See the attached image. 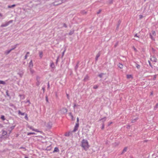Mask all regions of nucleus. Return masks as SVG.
<instances>
[{
	"label": "nucleus",
	"mask_w": 158,
	"mask_h": 158,
	"mask_svg": "<svg viewBox=\"0 0 158 158\" xmlns=\"http://www.w3.org/2000/svg\"><path fill=\"white\" fill-rule=\"evenodd\" d=\"M81 146L85 150H87L89 147L87 140L86 139H83L81 142Z\"/></svg>",
	"instance_id": "obj_1"
},
{
	"label": "nucleus",
	"mask_w": 158,
	"mask_h": 158,
	"mask_svg": "<svg viewBox=\"0 0 158 158\" xmlns=\"http://www.w3.org/2000/svg\"><path fill=\"white\" fill-rule=\"evenodd\" d=\"M64 2V0H56L53 3L54 6H57Z\"/></svg>",
	"instance_id": "obj_2"
},
{
	"label": "nucleus",
	"mask_w": 158,
	"mask_h": 158,
	"mask_svg": "<svg viewBox=\"0 0 158 158\" xmlns=\"http://www.w3.org/2000/svg\"><path fill=\"white\" fill-rule=\"evenodd\" d=\"M13 22V20H10L8 22H6L5 23L2 24L1 26V27H6L8 26L10 23H11Z\"/></svg>",
	"instance_id": "obj_3"
},
{
	"label": "nucleus",
	"mask_w": 158,
	"mask_h": 158,
	"mask_svg": "<svg viewBox=\"0 0 158 158\" xmlns=\"http://www.w3.org/2000/svg\"><path fill=\"white\" fill-rule=\"evenodd\" d=\"M17 45H18V44H17L14 45V47L13 48H11V49H10V50H7V51H5V53L6 55H7V54H9L12 50L14 49L15 48H16Z\"/></svg>",
	"instance_id": "obj_4"
},
{
	"label": "nucleus",
	"mask_w": 158,
	"mask_h": 158,
	"mask_svg": "<svg viewBox=\"0 0 158 158\" xmlns=\"http://www.w3.org/2000/svg\"><path fill=\"white\" fill-rule=\"evenodd\" d=\"M151 60L152 61L154 62H156L157 61V59L154 56H152L151 58Z\"/></svg>",
	"instance_id": "obj_5"
},
{
	"label": "nucleus",
	"mask_w": 158,
	"mask_h": 158,
	"mask_svg": "<svg viewBox=\"0 0 158 158\" xmlns=\"http://www.w3.org/2000/svg\"><path fill=\"white\" fill-rule=\"evenodd\" d=\"M33 67V64L32 60H31L29 63V67L30 68H32Z\"/></svg>",
	"instance_id": "obj_6"
},
{
	"label": "nucleus",
	"mask_w": 158,
	"mask_h": 158,
	"mask_svg": "<svg viewBox=\"0 0 158 158\" xmlns=\"http://www.w3.org/2000/svg\"><path fill=\"white\" fill-rule=\"evenodd\" d=\"M59 150L58 148L57 147H55L54 148V151H53V152L55 153V152H59Z\"/></svg>",
	"instance_id": "obj_7"
},
{
	"label": "nucleus",
	"mask_w": 158,
	"mask_h": 158,
	"mask_svg": "<svg viewBox=\"0 0 158 158\" xmlns=\"http://www.w3.org/2000/svg\"><path fill=\"white\" fill-rule=\"evenodd\" d=\"M100 52H99L96 55V57L95 58V59H96V60H98V57L100 56Z\"/></svg>",
	"instance_id": "obj_8"
},
{
	"label": "nucleus",
	"mask_w": 158,
	"mask_h": 158,
	"mask_svg": "<svg viewBox=\"0 0 158 158\" xmlns=\"http://www.w3.org/2000/svg\"><path fill=\"white\" fill-rule=\"evenodd\" d=\"M69 115L70 117L72 120H73V115H72L71 113H69Z\"/></svg>",
	"instance_id": "obj_9"
},
{
	"label": "nucleus",
	"mask_w": 158,
	"mask_h": 158,
	"mask_svg": "<svg viewBox=\"0 0 158 158\" xmlns=\"http://www.w3.org/2000/svg\"><path fill=\"white\" fill-rule=\"evenodd\" d=\"M24 102L26 103H28V104L27 105V106H29L30 105V101L29 100H27V101L26 102L24 101V102Z\"/></svg>",
	"instance_id": "obj_10"
},
{
	"label": "nucleus",
	"mask_w": 158,
	"mask_h": 158,
	"mask_svg": "<svg viewBox=\"0 0 158 158\" xmlns=\"http://www.w3.org/2000/svg\"><path fill=\"white\" fill-rule=\"evenodd\" d=\"M18 74L19 75L20 77H22L23 74V73L22 71H21L18 73Z\"/></svg>",
	"instance_id": "obj_11"
},
{
	"label": "nucleus",
	"mask_w": 158,
	"mask_h": 158,
	"mask_svg": "<svg viewBox=\"0 0 158 158\" xmlns=\"http://www.w3.org/2000/svg\"><path fill=\"white\" fill-rule=\"evenodd\" d=\"M30 71L31 74H33L35 73V71L32 69V68H30Z\"/></svg>",
	"instance_id": "obj_12"
},
{
	"label": "nucleus",
	"mask_w": 158,
	"mask_h": 158,
	"mask_svg": "<svg viewBox=\"0 0 158 158\" xmlns=\"http://www.w3.org/2000/svg\"><path fill=\"white\" fill-rule=\"evenodd\" d=\"M50 66L52 68H53L54 67L55 65L53 62H52L50 64Z\"/></svg>",
	"instance_id": "obj_13"
},
{
	"label": "nucleus",
	"mask_w": 158,
	"mask_h": 158,
	"mask_svg": "<svg viewBox=\"0 0 158 158\" xmlns=\"http://www.w3.org/2000/svg\"><path fill=\"white\" fill-rule=\"evenodd\" d=\"M118 67L120 69H122L123 67V65L120 63H119L118 65Z\"/></svg>",
	"instance_id": "obj_14"
},
{
	"label": "nucleus",
	"mask_w": 158,
	"mask_h": 158,
	"mask_svg": "<svg viewBox=\"0 0 158 158\" xmlns=\"http://www.w3.org/2000/svg\"><path fill=\"white\" fill-rule=\"evenodd\" d=\"M127 150V147L125 148L123 151L122 154L124 153L125 152H126Z\"/></svg>",
	"instance_id": "obj_15"
},
{
	"label": "nucleus",
	"mask_w": 158,
	"mask_h": 158,
	"mask_svg": "<svg viewBox=\"0 0 158 158\" xmlns=\"http://www.w3.org/2000/svg\"><path fill=\"white\" fill-rule=\"evenodd\" d=\"M6 83L5 81L1 80H0V84L5 85Z\"/></svg>",
	"instance_id": "obj_16"
},
{
	"label": "nucleus",
	"mask_w": 158,
	"mask_h": 158,
	"mask_svg": "<svg viewBox=\"0 0 158 158\" xmlns=\"http://www.w3.org/2000/svg\"><path fill=\"white\" fill-rule=\"evenodd\" d=\"M19 96L20 97L21 99H24L25 98V97L24 95H19Z\"/></svg>",
	"instance_id": "obj_17"
},
{
	"label": "nucleus",
	"mask_w": 158,
	"mask_h": 158,
	"mask_svg": "<svg viewBox=\"0 0 158 158\" xmlns=\"http://www.w3.org/2000/svg\"><path fill=\"white\" fill-rule=\"evenodd\" d=\"M132 77L131 75H127V78L128 79H130L132 78Z\"/></svg>",
	"instance_id": "obj_18"
},
{
	"label": "nucleus",
	"mask_w": 158,
	"mask_h": 158,
	"mask_svg": "<svg viewBox=\"0 0 158 158\" xmlns=\"http://www.w3.org/2000/svg\"><path fill=\"white\" fill-rule=\"evenodd\" d=\"M18 113L19 114H21L22 115H23L24 114H25L24 113L21 112L20 110H19Z\"/></svg>",
	"instance_id": "obj_19"
},
{
	"label": "nucleus",
	"mask_w": 158,
	"mask_h": 158,
	"mask_svg": "<svg viewBox=\"0 0 158 158\" xmlns=\"http://www.w3.org/2000/svg\"><path fill=\"white\" fill-rule=\"evenodd\" d=\"M7 132L5 131H2V134L3 135H5L7 134Z\"/></svg>",
	"instance_id": "obj_20"
},
{
	"label": "nucleus",
	"mask_w": 158,
	"mask_h": 158,
	"mask_svg": "<svg viewBox=\"0 0 158 158\" xmlns=\"http://www.w3.org/2000/svg\"><path fill=\"white\" fill-rule=\"evenodd\" d=\"M136 67L138 69H139L140 68V66L138 64H136Z\"/></svg>",
	"instance_id": "obj_21"
},
{
	"label": "nucleus",
	"mask_w": 158,
	"mask_h": 158,
	"mask_svg": "<svg viewBox=\"0 0 158 158\" xmlns=\"http://www.w3.org/2000/svg\"><path fill=\"white\" fill-rule=\"evenodd\" d=\"M15 4H14V5H11V6H8V7L9 8H12L14 7H15Z\"/></svg>",
	"instance_id": "obj_22"
},
{
	"label": "nucleus",
	"mask_w": 158,
	"mask_h": 158,
	"mask_svg": "<svg viewBox=\"0 0 158 158\" xmlns=\"http://www.w3.org/2000/svg\"><path fill=\"white\" fill-rule=\"evenodd\" d=\"M39 56L40 58H42L43 56V53L42 52H40Z\"/></svg>",
	"instance_id": "obj_23"
},
{
	"label": "nucleus",
	"mask_w": 158,
	"mask_h": 158,
	"mask_svg": "<svg viewBox=\"0 0 158 158\" xmlns=\"http://www.w3.org/2000/svg\"><path fill=\"white\" fill-rule=\"evenodd\" d=\"M35 134V133L34 132H29V133H27V135H33V134Z\"/></svg>",
	"instance_id": "obj_24"
},
{
	"label": "nucleus",
	"mask_w": 158,
	"mask_h": 158,
	"mask_svg": "<svg viewBox=\"0 0 158 158\" xmlns=\"http://www.w3.org/2000/svg\"><path fill=\"white\" fill-rule=\"evenodd\" d=\"M106 120V118H104L102 119H101L100 120H101L103 122H105Z\"/></svg>",
	"instance_id": "obj_25"
},
{
	"label": "nucleus",
	"mask_w": 158,
	"mask_h": 158,
	"mask_svg": "<svg viewBox=\"0 0 158 158\" xmlns=\"http://www.w3.org/2000/svg\"><path fill=\"white\" fill-rule=\"evenodd\" d=\"M152 34L153 36H155L156 35V32L155 31H152Z\"/></svg>",
	"instance_id": "obj_26"
},
{
	"label": "nucleus",
	"mask_w": 158,
	"mask_h": 158,
	"mask_svg": "<svg viewBox=\"0 0 158 158\" xmlns=\"http://www.w3.org/2000/svg\"><path fill=\"white\" fill-rule=\"evenodd\" d=\"M27 127L28 128H29V129L32 130V129H34L33 128H32V127L30 126L27 125Z\"/></svg>",
	"instance_id": "obj_27"
},
{
	"label": "nucleus",
	"mask_w": 158,
	"mask_h": 158,
	"mask_svg": "<svg viewBox=\"0 0 158 158\" xmlns=\"http://www.w3.org/2000/svg\"><path fill=\"white\" fill-rule=\"evenodd\" d=\"M78 106V105H76V104H75L73 106L74 109H76V108Z\"/></svg>",
	"instance_id": "obj_28"
},
{
	"label": "nucleus",
	"mask_w": 158,
	"mask_h": 158,
	"mask_svg": "<svg viewBox=\"0 0 158 158\" xmlns=\"http://www.w3.org/2000/svg\"><path fill=\"white\" fill-rule=\"evenodd\" d=\"M1 118L2 120H5V117L4 115H2L1 116Z\"/></svg>",
	"instance_id": "obj_29"
},
{
	"label": "nucleus",
	"mask_w": 158,
	"mask_h": 158,
	"mask_svg": "<svg viewBox=\"0 0 158 158\" xmlns=\"http://www.w3.org/2000/svg\"><path fill=\"white\" fill-rule=\"evenodd\" d=\"M78 128L75 127L74 128V130H73V132H75L77 130Z\"/></svg>",
	"instance_id": "obj_30"
},
{
	"label": "nucleus",
	"mask_w": 158,
	"mask_h": 158,
	"mask_svg": "<svg viewBox=\"0 0 158 158\" xmlns=\"http://www.w3.org/2000/svg\"><path fill=\"white\" fill-rule=\"evenodd\" d=\"M25 118L27 120H28V117H27V114H25Z\"/></svg>",
	"instance_id": "obj_31"
},
{
	"label": "nucleus",
	"mask_w": 158,
	"mask_h": 158,
	"mask_svg": "<svg viewBox=\"0 0 158 158\" xmlns=\"http://www.w3.org/2000/svg\"><path fill=\"white\" fill-rule=\"evenodd\" d=\"M138 119V118H135L134 121V120H132V123L135 122V120H137Z\"/></svg>",
	"instance_id": "obj_32"
},
{
	"label": "nucleus",
	"mask_w": 158,
	"mask_h": 158,
	"mask_svg": "<svg viewBox=\"0 0 158 158\" xmlns=\"http://www.w3.org/2000/svg\"><path fill=\"white\" fill-rule=\"evenodd\" d=\"M103 73H101L98 75V76L100 77V78H102V75H103Z\"/></svg>",
	"instance_id": "obj_33"
},
{
	"label": "nucleus",
	"mask_w": 158,
	"mask_h": 158,
	"mask_svg": "<svg viewBox=\"0 0 158 158\" xmlns=\"http://www.w3.org/2000/svg\"><path fill=\"white\" fill-rule=\"evenodd\" d=\"M75 127H76L77 128L78 127H79V124H78V123H77L76 124V125L75 126Z\"/></svg>",
	"instance_id": "obj_34"
},
{
	"label": "nucleus",
	"mask_w": 158,
	"mask_h": 158,
	"mask_svg": "<svg viewBox=\"0 0 158 158\" xmlns=\"http://www.w3.org/2000/svg\"><path fill=\"white\" fill-rule=\"evenodd\" d=\"M98 88V85H94V87H93V88L94 89H97V88Z\"/></svg>",
	"instance_id": "obj_35"
},
{
	"label": "nucleus",
	"mask_w": 158,
	"mask_h": 158,
	"mask_svg": "<svg viewBox=\"0 0 158 158\" xmlns=\"http://www.w3.org/2000/svg\"><path fill=\"white\" fill-rule=\"evenodd\" d=\"M51 148V147L50 146H49V147H48L47 148V150H50Z\"/></svg>",
	"instance_id": "obj_36"
},
{
	"label": "nucleus",
	"mask_w": 158,
	"mask_h": 158,
	"mask_svg": "<svg viewBox=\"0 0 158 158\" xmlns=\"http://www.w3.org/2000/svg\"><path fill=\"white\" fill-rule=\"evenodd\" d=\"M158 107V104L157 103L155 107V109L156 108H157Z\"/></svg>",
	"instance_id": "obj_37"
},
{
	"label": "nucleus",
	"mask_w": 158,
	"mask_h": 158,
	"mask_svg": "<svg viewBox=\"0 0 158 158\" xmlns=\"http://www.w3.org/2000/svg\"><path fill=\"white\" fill-rule=\"evenodd\" d=\"M32 131H34L36 132H39V131H38V130L37 129H32Z\"/></svg>",
	"instance_id": "obj_38"
},
{
	"label": "nucleus",
	"mask_w": 158,
	"mask_h": 158,
	"mask_svg": "<svg viewBox=\"0 0 158 158\" xmlns=\"http://www.w3.org/2000/svg\"><path fill=\"white\" fill-rule=\"evenodd\" d=\"M88 76H86L84 79V80H86L88 79Z\"/></svg>",
	"instance_id": "obj_39"
},
{
	"label": "nucleus",
	"mask_w": 158,
	"mask_h": 158,
	"mask_svg": "<svg viewBox=\"0 0 158 158\" xmlns=\"http://www.w3.org/2000/svg\"><path fill=\"white\" fill-rule=\"evenodd\" d=\"M150 38L152 39H153V37L152 35V34H150Z\"/></svg>",
	"instance_id": "obj_40"
},
{
	"label": "nucleus",
	"mask_w": 158,
	"mask_h": 158,
	"mask_svg": "<svg viewBox=\"0 0 158 158\" xmlns=\"http://www.w3.org/2000/svg\"><path fill=\"white\" fill-rule=\"evenodd\" d=\"M139 17H140V19L142 18H143V16L142 15H139Z\"/></svg>",
	"instance_id": "obj_41"
},
{
	"label": "nucleus",
	"mask_w": 158,
	"mask_h": 158,
	"mask_svg": "<svg viewBox=\"0 0 158 158\" xmlns=\"http://www.w3.org/2000/svg\"><path fill=\"white\" fill-rule=\"evenodd\" d=\"M49 86H50V85H49V83L48 82V89H49Z\"/></svg>",
	"instance_id": "obj_42"
},
{
	"label": "nucleus",
	"mask_w": 158,
	"mask_h": 158,
	"mask_svg": "<svg viewBox=\"0 0 158 158\" xmlns=\"http://www.w3.org/2000/svg\"><path fill=\"white\" fill-rule=\"evenodd\" d=\"M42 89L43 90L44 92L45 91V88L44 87H43L42 88Z\"/></svg>",
	"instance_id": "obj_43"
},
{
	"label": "nucleus",
	"mask_w": 158,
	"mask_h": 158,
	"mask_svg": "<svg viewBox=\"0 0 158 158\" xmlns=\"http://www.w3.org/2000/svg\"><path fill=\"white\" fill-rule=\"evenodd\" d=\"M46 101L47 102H48V99L47 97H46Z\"/></svg>",
	"instance_id": "obj_44"
},
{
	"label": "nucleus",
	"mask_w": 158,
	"mask_h": 158,
	"mask_svg": "<svg viewBox=\"0 0 158 158\" xmlns=\"http://www.w3.org/2000/svg\"><path fill=\"white\" fill-rule=\"evenodd\" d=\"M133 48L135 51H136L137 50L134 47H133Z\"/></svg>",
	"instance_id": "obj_45"
},
{
	"label": "nucleus",
	"mask_w": 158,
	"mask_h": 158,
	"mask_svg": "<svg viewBox=\"0 0 158 158\" xmlns=\"http://www.w3.org/2000/svg\"><path fill=\"white\" fill-rule=\"evenodd\" d=\"M27 57V55H26L25 56V59H26Z\"/></svg>",
	"instance_id": "obj_46"
},
{
	"label": "nucleus",
	"mask_w": 158,
	"mask_h": 158,
	"mask_svg": "<svg viewBox=\"0 0 158 158\" xmlns=\"http://www.w3.org/2000/svg\"><path fill=\"white\" fill-rule=\"evenodd\" d=\"M112 123V122H111L110 123H108V126H110L111 124Z\"/></svg>",
	"instance_id": "obj_47"
},
{
	"label": "nucleus",
	"mask_w": 158,
	"mask_h": 158,
	"mask_svg": "<svg viewBox=\"0 0 158 158\" xmlns=\"http://www.w3.org/2000/svg\"><path fill=\"white\" fill-rule=\"evenodd\" d=\"M78 65H77V64L76 65V66H75V69H77L78 68Z\"/></svg>",
	"instance_id": "obj_48"
},
{
	"label": "nucleus",
	"mask_w": 158,
	"mask_h": 158,
	"mask_svg": "<svg viewBox=\"0 0 158 158\" xmlns=\"http://www.w3.org/2000/svg\"><path fill=\"white\" fill-rule=\"evenodd\" d=\"M63 26H64V27H67V26H66V25L65 24H63Z\"/></svg>",
	"instance_id": "obj_49"
},
{
	"label": "nucleus",
	"mask_w": 158,
	"mask_h": 158,
	"mask_svg": "<svg viewBox=\"0 0 158 158\" xmlns=\"http://www.w3.org/2000/svg\"><path fill=\"white\" fill-rule=\"evenodd\" d=\"M79 118H77V123H78V121H79Z\"/></svg>",
	"instance_id": "obj_50"
},
{
	"label": "nucleus",
	"mask_w": 158,
	"mask_h": 158,
	"mask_svg": "<svg viewBox=\"0 0 158 158\" xmlns=\"http://www.w3.org/2000/svg\"><path fill=\"white\" fill-rule=\"evenodd\" d=\"M104 124L102 125V129H103L104 128Z\"/></svg>",
	"instance_id": "obj_51"
},
{
	"label": "nucleus",
	"mask_w": 158,
	"mask_h": 158,
	"mask_svg": "<svg viewBox=\"0 0 158 158\" xmlns=\"http://www.w3.org/2000/svg\"><path fill=\"white\" fill-rule=\"evenodd\" d=\"M135 37H139V36H138L137 35V34H135Z\"/></svg>",
	"instance_id": "obj_52"
},
{
	"label": "nucleus",
	"mask_w": 158,
	"mask_h": 158,
	"mask_svg": "<svg viewBox=\"0 0 158 158\" xmlns=\"http://www.w3.org/2000/svg\"><path fill=\"white\" fill-rule=\"evenodd\" d=\"M67 97L69 99V95L68 94H67Z\"/></svg>",
	"instance_id": "obj_53"
},
{
	"label": "nucleus",
	"mask_w": 158,
	"mask_h": 158,
	"mask_svg": "<svg viewBox=\"0 0 158 158\" xmlns=\"http://www.w3.org/2000/svg\"><path fill=\"white\" fill-rule=\"evenodd\" d=\"M2 15L1 13H0V17H2Z\"/></svg>",
	"instance_id": "obj_54"
},
{
	"label": "nucleus",
	"mask_w": 158,
	"mask_h": 158,
	"mask_svg": "<svg viewBox=\"0 0 158 158\" xmlns=\"http://www.w3.org/2000/svg\"><path fill=\"white\" fill-rule=\"evenodd\" d=\"M73 32H72V33L71 32L69 33V34L71 35L72 34H73Z\"/></svg>",
	"instance_id": "obj_55"
},
{
	"label": "nucleus",
	"mask_w": 158,
	"mask_h": 158,
	"mask_svg": "<svg viewBox=\"0 0 158 158\" xmlns=\"http://www.w3.org/2000/svg\"><path fill=\"white\" fill-rule=\"evenodd\" d=\"M15 127V126L12 127H11V129H13Z\"/></svg>",
	"instance_id": "obj_56"
},
{
	"label": "nucleus",
	"mask_w": 158,
	"mask_h": 158,
	"mask_svg": "<svg viewBox=\"0 0 158 158\" xmlns=\"http://www.w3.org/2000/svg\"><path fill=\"white\" fill-rule=\"evenodd\" d=\"M100 12H101V10H100L97 13L98 14Z\"/></svg>",
	"instance_id": "obj_57"
},
{
	"label": "nucleus",
	"mask_w": 158,
	"mask_h": 158,
	"mask_svg": "<svg viewBox=\"0 0 158 158\" xmlns=\"http://www.w3.org/2000/svg\"><path fill=\"white\" fill-rule=\"evenodd\" d=\"M29 54V52H27V54L26 55H27V54Z\"/></svg>",
	"instance_id": "obj_58"
},
{
	"label": "nucleus",
	"mask_w": 158,
	"mask_h": 158,
	"mask_svg": "<svg viewBox=\"0 0 158 158\" xmlns=\"http://www.w3.org/2000/svg\"><path fill=\"white\" fill-rule=\"evenodd\" d=\"M23 148V149H25V148H23L21 147V148Z\"/></svg>",
	"instance_id": "obj_59"
},
{
	"label": "nucleus",
	"mask_w": 158,
	"mask_h": 158,
	"mask_svg": "<svg viewBox=\"0 0 158 158\" xmlns=\"http://www.w3.org/2000/svg\"><path fill=\"white\" fill-rule=\"evenodd\" d=\"M25 158H28V157H25Z\"/></svg>",
	"instance_id": "obj_60"
},
{
	"label": "nucleus",
	"mask_w": 158,
	"mask_h": 158,
	"mask_svg": "<svg viewBox=\"0 0 158 158\" xmlns=\"http://www.w3.org/2000/svg\"><path fill=\"white\" fill-rule=\"evenodd\" d=\"M64 52L63 53V55H64Z\"/></svg>",
	"instance_id": "obj_61"
},
{
	"label": "nucleus",
	"mask_w": 158,
	"mask_h": 158,
	"mask_svg": "<svg viewBox=\"0 0 158 158\" xmlns=\"http://www.w3.org/2000/svg\"><path fill=\"white\" fill-rule=\"evenodd\" d=\"M151 95H152V93H151Z\"/></svg>",
	"instance_id": "obj_62"
},
{
	"label": "nucleus",
	"mask_w": 158,
	"mask_h": 158,
	"mask_svg": "<svg viewBox=\"0 0 158 158\" xmlns=\"http://www.w3.org/2000/svg\"><path fill=\"white\" fill-rule=\"evenodd\" d=\"M149 64L150 65V66H151V65H150V64L149 62Z\"/></svg>",
	"instance_id": "obj_63"
},
{
	"label": "nucleus",
	"mask_w": 158,
	"mask_h": 158,
	"mask_svg": "<svg viewBox=\"0 0 158 158\" xmlns=\"http://www.w3.org/2000/svg\"><path fill=\"white\" fill-rule=\"evenodd\" d=\"M7 81V80H6V81Z\"/></svg>",
	"instance_id": "obj_64"
}]
</instances>
